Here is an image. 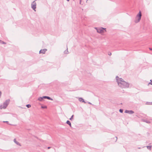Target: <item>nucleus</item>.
I'll use <instances>...</instances> for the list:
<instances>
[{
  "instance_id": "obj_25",
  "label": "nucleus",
  "mask_w": 152,
  "mask_h": 152,
  "mask_svg": "<svg viewBox=\"0 0 152 152\" xmlns=\"http://www.w3.org/2000/svg\"><path fill=\"white\" fill-rule=\"evenodd\" d=\"M148 84H150L151 85H152V82H150L148 83Z\"/></svg>"
},
{
  "instance_id": "obj_29",
  "label": "nucleus",
  "mask_w": 152,
  "mask_h": 152,
  "mask_svg": "<svg viewBox=\"0 0 152 152\" xmlns=\"http://www.w3.org/2000/svg\"><path fill=\"white\" fill-rule=\"evenodd\" d=\"M88 103L89 104H91V103L90 102H89Z\"/></svg>"
},
{
  "instance_id": "obj_20",
  "label": "nucleus",
  "mask_w": 152,
  "mask_h": 152,
  "mask_svg": "<svg viewBox=\"0 0 152 152\" xmlns=\"http://www.w3.org/2000/svg\"><path fill=\"white\" fill-rule=\"evenodd\" d=\"M119 112H120V113H123V110L122 109H120L119 110Z\"/></svg>"
},
{
  "instance_id": "obj_16",
  "label": "nucleus",
  "mask_w": 152,
  "mask_h": 152,
  "mask_svg": "<svg viewBox=\"0 0 152 152\" xmlns=\"http://www.w3.org/2000/svg\"><path fill=\"white\" fill-rule=\"evenodd\" d=\"M26 107L28 108H29L31 107V105L30 104H28L26 105Z\"/></svg>"
},
{
  "instance_id": "obj_11",
  "label": "nucleus",
  "mask_w": 152,
  "mask_h": 152,
  "mask_svg": "<svg viewBox=\"0 0 152 152\" xmlns=\"http://www.w3.org/2000/svg\"><path fill=\"white\" fill-rule=\"evenodd\" d=\"M14 141L15 143H16V144L18 145H20V144L18 141H16L15 139L14 140Z\"/></svg>"
},
{
  "instance_id": "obj_15",
  "label": "nucleus",
  "mask_w": 152,
  "mask_h": 152,
  "mask_svg": "<svg viewBox=\"0 0 152 152\" xmlns=\"http://www.w3.org/2000/svg\"><path fill=\"white\" fill-rule=\"evenodd\" d=\"M68 49H67H67L64 52V53H65V54H67L68 53Z\"/></svg>"
},
{
  "instance_id": "obj_2",
  "label": "nucleus",
  "mask_w": 152,
  "mask_h": 152,
  "mask_svg": "<svg viewBox=\"0 0 152 152\" xmlns=\"http://www.w3.org/2000/svg\"><path fill=\"white\" fill-rule=\"evenodd\" d=\"M142 16V14L141 12H140L137 15L136 18L134 22L135 23H137L139 22L141 20Z\"/></svg>"
},
{
  "instance_id": "obj_7",
  "label": "nucleus",
  "mask_w": 152,
  "mask_h": 152,
  "mask_svg": "<svg viewBox=\"0 0 152 152\" xmlns=\"http://www.w3.org/2000/svg\"><path fill=\"white\" fill-rule=\"evenodd\" d=\"M47 51L46 49H44L42 50H41L39 52V53L45 54L46 51Z\"/></svg>"
},
{
  "instance_id": "obj_8",
  "label": "nucleus",
  "mask_w": 152,
  "mask_h": 152,
  "mask_svg": "<svg viewBox=\"0 0 152 152\" xmlns=\"http://www.w3.org/2000/svg\"><path fill=\"white\" fill-rule=\"evenodd\" d=\"M43 98H44V99H48L50 100H53L49 96H43Z\"/></svg>"
},
{
  "instance_id": "obj_6",
  "label": "nucleus",
  "mask_w": 152,
  "mask_h": 152,
  "mask_svg": "<svg viewBox=\"0 0 152 152\" xmlns=\"http://www.w3.org/2000/svg\"><path fill=\"white\" fill-rule=\"evenodd\" d=\"M125 113H128L129 114H132L134 113L133 111L132 110H126L125 111Z\"/></svg>"
},
{
  "instance_id": "obj_18",
  "label": "nucleus",
  "mask_w": 152,
  "mask_h": 152,
  "mask_svg": "<svg viewBox=\"0 0 152 152\" xmlns=\"http://www.w3.org/2000/svg\"><path fill=\"white\" fill-rule=\"evenodd\" d=\"M144 121L147 123H150V122L149 121L147 120H145Z\"/></svg>"
},
{
  "instance_id": "obj_28",
  "label": "nucleus",
  "mask_w": 152,
  "mask_h": 152,
  "mask_svg": "<svg viewBox=\"0 0 152 152\" xmlns=\"http://www.w3.org/2000/svg\"><path fill=\"white\" fill-rule=\"evenodd\" d=\"M50 148V147H48V149H49Z\"/></svg>"
},
{
  "instance_id": "obj_21",
  "label": "nucleus",
  "mask_w": 152,
  "mask_h": 152,
  "mask_svg": "<svg viewBox=\"0 0 152 152\" xmlns=\"http://www.w3.org/2000/svg\"><path fill=\"white\" fill-rule=\"evenodd\" d=\"M1 44H6V43L1 41Z\"/></svg>"
},
{
  "instance_id": "obj_10",
  "label": "nucleus",
  "mask_w": 152,
  "mask_h": 152,
  "mask_svg": "<svg viewBox=\"0 0 152 152\" xmlns=\"http://www.w3.org/2000/svg\"><path fill=\"white\" fill-rule=\"evenodd\" d=\"M66 123L69 125L70 127H71V124L70 122L69 121L67 120L66 122Z\"/></svg>"
},
{
  "instance_id": "obj_13",
  "label": "nucleus",
  "mask_w": 152,
  "mask_h": 152,
  "mask_svg": "<svg viewBox=\"0 0 152 152\" xmlns=\"http://www.w3.org/2000/svg\"><path fill=\"white\" fill-rule=\"evenodd\" d=\"M148 149L151 150V146H146Z\"/></svg>"
},
{
  "instance_id": "obj_12",
  "label": "nucleus",
  "mask_w": 152,
  "mask_h": 152,
  "mask_svg": "<svg viewBox=\"0 0 152 152\" xmlns=\"http://www.w3.org/2000/svg\"><path fill=\"white\" fill-rule=\"evenodd\" d=\"M44 98H43L42 97H40L38 98V100L40 101H42L43 100Z\"/></svg>"
},
{
  "instance_id": "obj_4",
  "label": "nucleus",
  "mask_w": 152,
  "mask_h": 152,
  "mask_svg": "<svg viewBox=\"0 0 152 152\" xmlns=\"http://www.w3.org/2000/svg\"><path fill=\"white\" fill-rule=\"evenodd\" d=\"M95 28L97 32L99 33H102L106 31V28H101L99 29H98L97 28Z\"/></svg>"
},
{
  "instance_id": "obj_1",
  "label": "nucleus",
  "mask_w": 152,
  "mask_h": 152,
  "mask_svg": "<svg viewBox=\"0 0 152 152\" xmlns=\"http://www.w3.org/2000/svg\"><path fill=\"white\" fill-rule=\"evenodd\" d=\"M116 80L118 85L122 88H128L129 87V84L125 81L124 80L121 78H120L118 76L116 77Z\"/></svg>"
},
{
  "instance_id": "obj_32",
  "label": "nucleus",
  "mask_w": 152,
  "mask_h": 152,
  "mask_svg": "<svg viewBox=\"0 0 152 152\" xmlns=\"http://www.w3.org/2000/svg\"><path fill=\"white\" fill-rule=\"evenodd\" d=\"M1 40H0V43H1Z\"/></svg>"
},
{
  "instance_id": "obj_22",
  "label": "nucleus",
  "mask_w": 152,
  "mask_h": 152,
  "mask_svg": "<svg viewBox=\"0 0 152 152\" xmlns=\"http://www.w3.org/2000/svg\"><path fill=\"white\" fill-rule=\"evenodd\" d=\"M3 123H7V124H9V122L8 121H3Z\"/></svg>"
},
{
  "instance_id": "obj_5",
  "label": "nucleus",
  "mask_w": 152,
  "mask_h": 152,
  "mask_svg": "<svg viewBox=\"0 0 152 152\" xmlns=\"http://www.w3.org/2000/svg\"><path fill=\"white\" fill-rule=\"evenodd\" d=\"M31 8L33 10L35 11H36L35 9L36 8V3L35 2V1H33L31 4Z\"/></svg>"
},
{
  "instance_id": "obj_3",
  "label": "nucleus",
  "mask_w": 152,
  "mask_h": 152,
  "mask_svg": "<svg viewBox=\"0 0 152 152\" xmlns=\"http://www.w3.org/2000/svg\"><path fill=\"white\" fill-rule=\"evenodd\" d=\"M10 101V100L9 99L7 100L4 103V105L3 106L1 105L0 106V108L1 109H2V108L5 109L8 105Z\"/></svg>"
},
{
  "instance_id": "obj_31",
  "label": "nucleus",
  "mask_w": 152,
  "mask_h": 152,
  "mask_svg": "<svg viewBox=\"0 0 152 152\" xmlns=\"http://www.w3.org/2000/svg\"><path fill=\"white\" fill-rule=\"evenodd\" d=\"M138 149H141V148H140V147H138Z\"/></svg>"
},
{
  "instance_id": "obj_33",
  "label": "nucleus",
  "mask_w": 152,
  "mask_h": 152,
  "mask_svg": "<svg viewBox=\"0 0 152 152\" xmlns=\"http://www.w3.org/2000/svg\"><path fill=\"white\" fill-rule=\"evenodd\" d=\"M67 1H69V0H66Z\"/></svg>"
},
{
  "instance_id": "obj_17",
  "label": "nucleus",
  "mask_w": 152,
  "mask_h": 152,
  "mask_svg": "<svg viewBox=\"0 0 152 152\" xmlns=\"http://www.w3.org/2000/svg\"><path fill=\"white\" fill-rule=\"evenodd\" d=\"M74 116V115H72L71 118H69V120H72L73 119V117Z\"/></svg>"
},
{
  "instance_id": "obj_26",
  "label": "nucleus",
  "mask_w": 152,
  "mask_h": 152,
  "mask_svg": "<svg viewBox=\"0 0 152 152\" xmlns=\"http://www.w3.org/2000/svg\"><path fill=\"white\" fill-rule=\"evenodd\" d=\"M149 49L150 50L152 51V48H149Z\"/></svg>"
},
{
  "instance_id": "obj_30",
  "label": "nucleus",
  "mask_w": 152,
  "mask_h": 152,
  "mask_svg": "<svg viewBox=\"0 0 152 152\" xmlns=\"http://www.w3.org/2000/svg\"><path fill=\"white\" fill-rule=\"evenodd\" d=\"M116 138V141H117V137H115Z\"/></svg>"
},
{
  "instance_id": "obj_24",
  "label": "nucleus",
  "mask_w": 152,
  "mask_h": 152,
  "mask_svg": "<svg viewBox=\"0 0 152 152\" xmlns=\"http://www.w3.org/2000/svg\"><path fill=\"white\" fill-rule=\"evenodd\" d=\"M80 4H81V0H80Z\"/></svg>"
},
{
  "instance_id": "obj_14",
  "label": "nucleus",
  "mask_w": 152,
  "mask_h": 152,
  "mask_svg": "<svg viewBox=\"0 0 152 152\" xmlns=\"http://www.w3.org/2000/svg\"><path fill=\"white\" fill-rule=\"evenodd\" d=\"M146 104H148V105H152V102H147L146 103Z\"/></svg>"
},
{
  "instance_id": "obj_9",
  "label": "nucleus",
  "mask_w": 152,
  "mask_h": 152,
  "mask_svg": "<svg viewBox=\"0 0 152 152\" xmlns=\"http://www.w3.org/2000/svg\"><path fill=\"white\" fill-rule=\"evenodd\" d=\"M79 101L80 102H83L85 103H86V102H85V101H84V99L82 98H79Z\"/></svg>"
},
{
  "instance_id": "obj_27",
  "label": "nucleus",
  "mask_w": 152,
  "mask_h": 152,
  "mask_svg": "<svg viewBox=\"0 0 152 152\" xmlns=\"http://www.w3.org/2000/svg\"><path fill=\"white\" fill-rule=\"evenodd\" d=\"M1 92L0 91V97H1Z\"/></svg>"
},
{
  "instance_id": "obj_34",
  "label": "nucleus",
  "mask_w": 152,
  "mask_h": 152,
  "mask_svg": "<svg viewBox=\"0 0 152 152\" xmlns=\"http://www.w3.org/2000/svg\"><path fill=\"white\" fill-rule=\"evenodd\" d=\"M74 0H73V1H74Z\"/></svg>"
},
{
  "instance_id": "obj_19",
  "label": "nucleus",
  "mask_w": 152,
  "mask_h": 152,
  "mask_svg": "<svg viewBox=\"0 0 152 152\" xmlns=\"http://www.w3.org/2000/svg\"><path fill=\"white\" fill-rule=\"evenodd\" d=\"M41 108L43 109H45L47 108V107L46 106H42Z\"/></svg>"
},
{
  "instance_id": "obj_23",
  "label": "nucleus",
  "mask_w": 152,
  "mask_h": 152,
  "mask_svg": "<svg viewBox=\"0 0 152 152\" xmlns=\"http://www.w3.org/2000/svg\"><path fill=\"white\" fill-rule=\"evenodd\" d=\"M108 55L109 56H110L111 55V53L110 52H109L108 53Z\"/></svg>"
}]
</instances>
